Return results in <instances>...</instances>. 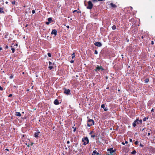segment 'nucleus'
Masks as SVG:
<instances>
[{
    "label": "nucleus",
    "instance_id": "f257e3e1",
    "mask_svg": "<svg viewBox=\"0 0 155 155\" xmlns=\"http://www.w3.org/2000/svg\"><path fill=\"white\" fill-rule=\"evenodd\" d=\"M94 120L92 119H89L87 121V126L90 127L94 124Z\"/></svg>",
    "mask_w": 155,
    "mask_h": 155
},
{
    "label": "nucleus",
    "instance_id": "f03ea898",
    "mask_svg": "<svg viewBox=\"0 0 155 155\" xmlns=\"http://www.w3.org/2000/svg\"><path fill=\"white\" fill-rule=\"evenodd\" d=\"M104 69L101 66L97 65L96 68L94 70L95 71H103Z\"/></svg>",
    "mask_w": 155,
    "mask_h": 155
},
{
    "label": "nucleus",
    "instance_id": "7ed1b4c3",
    "mask_svg": "<svg viewBox=\"0 0 155 155\" xmlns=\"http://www.w3.org/2000/svg\"><path fill=\"white\" fill-rule=\"evenodd\" d=\"M82 142H84L83 144L86 145L89 143V140L87 137L83 138L82 140Z\"/></svg>",
    "mask_w": 155,
    "mask_h": 155
},
{
    "label": "nucleus",
    "instance_id": "20e7f679",
    "mask_svg": "<svg viewBox=\"0 0 155 155\" xmlns=\"http://www.w3.org/2000/svg\"><path fill=\"white\" fill-rule=\"evenodd\" d=\"M93 6V4L91 1H89L88 2V6L87 8L88 9H91L92 8Z\"/></svg>",
    "mask_w": 155,
    "mask_h": 155
},
{
    "label": "nucleus",
    "instance_id": "39448f33",
    "mask_svg": "<svg viewBox=\"0 0 155 155\" xmlns=\"http://www.w3.org/2000/svg\"><path fill=\"white\" fill-rule=\"evenodd\" d=\"M107 151L109 152L111 155H113L115 151L113 150V148H111L107 150Z\"/></svg>",
    "mask_w": 155,
    "mask_h": 155
},
{
    "label": "nucleus",
    "instance_id": "423d86ee",
    "mask_svg": "<svg viewBox=\"0 0 155 155\" xmlns=\"http://www.w3.org/2000/svg\"><path fill=\"white\" fill-rule=\"evenodd\" d=\"M61 103V101H59L58 99H55L54 102V104L58 105Z\"/></svg>",
    "mask_w": 155,
    "mask_h": 155
},
{
    "label": "nucleus",
    "instance_id": "0eeeda50",
    "mask_svg": "<svg viewBox=\"0 0 155 155\" xmlns=\"http://www.w3.org/2000/svg\"><path fill=\"white\" fill-rule=\"evenodd\" d=\"M94 44L95 46L98 47H101L102 46V44L101 43L99 42H95Z\"/></svg>",
    "mask_w": 155,
    "mask_h": 155
},
{
    "label": "nucleus",
    "instance_id": "6e6552de",
    "mask_svg": "<svg viewBox=\"0 0 155 155\" xmlns=\"http://www.w3.org/2000/svg\"><path fill=\"white\" fill-rule=\"evenodd\" d=\"M57 31L56 29H53L52 30L51 32V34H54L55 36L57 35Z\"/></svg>",
    "mask_w": 155,
    "mask_h": 155
},
{
    "label": "nucleus",
    "instance_id": "1a4fd4ad",
    "mask_svg": "<svg viewBox=\"0 0 155 155\" xmlns=\"http://www.w3.org/2000/svg\"><path fill=\"white\" fill-rule=\"evenodd\" d=\"M92 155H99V153L97 152L96 150L93 151Z\"/></svg>",
    "mask_w": 155,
    "mask_h": 155
},
{
    "label": "nucleus",
    "instance_id": "9d476101",
    "mask_svg": "<svg viewBox=\"0 0 155 155\" xmlns=\"http://www.w3.org/2000/svg\"><path fill=\"white\" fill-rule=\"evenodd\" d=\"M40 133V132H35L34 134V137L35 138H37L38 137H39V134Z\"/></svg>",
    "mask_w": 155,
    "mask_h": 155
},
{
    "label": "nucleus",
    "instance_id": "9b49d317",
    "mask_svg": "<svg viewBox=\"0 0 155 155\" xmlns=\"http://www.w3.org/2000/svg\"><path fill=\"white\" fill-rule=\"evenodd\" d=\"M64 93L66 94H68L70 93V90L69 89H66L64 91Z\"/></svg>",
    "mask_w": 155,
    "mask_h": 155
},
{
    "label": "nucleus",
    "instance_id": "f8f14e48",
    "mask_svg": "<svg viewBox=\"0 0 155 155\" xmlns=\"http://www.w3.org/2000/svg\"><path fill=\"white\" fill-rule=\"evenodd\" d=\"M138 119H137L136 120H135L134 121V122L133 123L132 125H133V126L134 127H135L136 126V123L137 122V121H138Z\"/></svg>",
    "mask_w": 155,
    "mask_h": 155
},
{
    "label": "nucleus",
    "instance_id": "ddd939ff",
    "mask_svg": "<svg viewBox=\"0 0 155 155\" xmlns=\"http://www.w3.org/2000/svg\"><path fill=\"white\" fill-rule=\"evenodd\" d=\"M110 5L113 8H115L117 7L116 5L115 4H114L112 3H110Z\"/></svg>",
    "mask_w": 155,
    "mask_h": 155
},
{
    "label": "nucleus",
    "instance_id": "4468645a",
    "mask_svg": "<svg viewBox=\"0 0 155 155\" xmlns=\"http://www.w3.org/2000/svg\"><path fill=\"white\" fill-rule=\"evenodd\" d=\"M15 115L17 116L21 117V114L19 112H16V113Z\"/></svg>",
    "mask_w": 155,
    "mask_h": 155
},
{
    "label": "nucleus",
    "instance_id": "2eb2a0df",
    "mask_svg": "<svg viewBox=\"0 0 155 155\" xmlns=\"http://www.w3.org/2000/svg\"><path fill=\"white\" fill-rule=\"evenodd\" d=\"M52 19L51 18H48V22H49L50 23L52 21Z\"/></svg>",
    "mask_w": 155,
    "mask_h": 155
},
{
    "label": "nucleus",
    "instance_id": "dca6fc26",
    "mask_svg": "<svg viewBox=\"0 0 155 155\" xmlns=\"http://www.w3.org/2000/svg\"><path fill=\"white\" fill-rule=\"evenodd\" d=\"M112 28L113 30H115L116 29V26L115 25H114L112 26Z\"/></svg>",
    "mask_w": 155,
    "mask_h": 155
},
{
    "label": "nucleus",
    "instance_id": "f3484780",
    "mask_svg": "<svg viewBox=\"0 0 155 155\" xmlns=\"http://www.w3.org/2000/svg\"><path fill=\"white\" fill-rule=\"evenodd\" d=\"M4 12L3 11V9H2V8H0V12L1 13H3Z\"/></svg>",
    "mask_w": 155,
    "mask_h": 155
},
{
    "label": "nucleus",
    "instance_id": "a211bd4d",
    "mask_svg": "<svg viewBox=\"0 0 155 155\" xmlns=\"http://www.w3.org/2000/svg\"><path fill=\"white\" fill-rule=\"evenodd\" d=\"M148 119V117H144L143 119V121H145L147 119Z\"/></svg>",
    "mask_w": 155,
    "mask_h": 155
},
{
    "label": "nucleus",
    "instance_id": "6ab92c4d",
    "mask_svg": "<svg viewBox=\"0 0 155 155\" xmlns=\"http://www.w3.org/2000/svg\"><path fill=\"white\" fill-rule=\"evenodd\" d=\"M72 58H73L74 57H75V55L74 53H73V54H72Z\"/></svg>",
    "mask_w": 155,
    "mask_h": 155
},
{
    "label": "nucleus",
    "instance_id": "aec40b11",
    "mask_svg": "<svg viewBox=\"0 0 155 155\" xmlns=\"http://www.w3.org/2000/svg\"><path fill=\"white\" fill-rule=\"evenodd\" d=\"M105 105L104 104H102L101 105V107L103 108V109H104V108H105Z\"/></svg>",
    "mask_w": 155,
    "mask_h": 155
},
{
    "label": "nucleus",
    "instance_id": "412c9836",
    "mask_svg": "<svg viewBox=\"0 0 155 155\" xmlns=\"http://www.w3.org/2000/svg\"><path fill=\"white\" fill-rule=\"evenodd\" d=\"M91 137L92 138H94L95 137V134H91Z\"/></svg>",
    "mask_w": 155,
    "mask_h": 155
},
{
    "label": "nucleus",
    "instance_id": "4be33fe9",
    "mask_svg": "<svg viewBox=\"0 0 155 155\" xmlns=\"http://www.w3.org/2000/svg\"><path fill=\"white\" fill-rule=\"evenodd\" d=\"M136 153V151L135 150H134L133 151H132L131 152V153L132 154H134Z\"/></svg>",
    "mask_w": 155,
    "mask_h": 155
},
{
    "label": "nucleus",
    "instance_id": "5701e85b",
    "mask_svg": "<svg viewBox=\"0 0 155 155\" xmlns=\"http://www.w3.org/2000/svg\"><path fill=\"white\" fill-rule=\"evenodd\" d=\"M148 81H149V80L148 79H147L145 80V82L146 83H147L148 82Z\"/></svg>",
    "mask_w": 155,
    "mask_h": 155
},
{
    "label": "nucleus",
    "instance_id": "b1692460",
    "mask_svg": "<svg viewBox=\"0 0 155 155\" xmlns=\"http://www.w3.org/2000/svg\"><path fill=\"white\" fill-rule=\"evenodd\" d=\"M48 57H51V54L50 53H48Z\"/></svg>",
    "mask_w": 155,
    "mask_h": 155
},
{
    "label": "nucleus",
    "instance_id": "393cba45",
    "mask_svg": "<svg viewBox=\"0 0 155 155\" xmlns=\"http://www.w3.org/2000/svg\"><path fill=\"white\" fill-rule=\"evenodd\" d=\"M138 143H139V142H138V141L137 140V141H136L135 142V143H135V145H137V144H138Z\"/></svg>",
    "mask_w": 155,
    "mask_h": 155
},
{
    "label": "nucleus",
    "instance_id": "a878e982",
    "mask_svg": "<svg viewBox=\"0 0 155 155\" xmlns=\"http://www.w3.org/2000/svg\"><path fill=\"white\" fill-rule=\"evenodd\" d=\"M12 53H14L15 51V49L14 48H12Z\"/></svg>",
    "mask_w": 155,
    "mask_h": 155
},
{
    "label": "nucleus",
    "instance_id": "bb28decb",
    "mask_svg": "<svg viewBox=\"0 0 155 155\" xmlns=\"http://www.w3.org/2000/svg\"><path fill=\"white\" fill-rule=\"evenodd\" d=\"M49 68L50 70H51L53 68V67L52 66H49L48 67Z\"/></svg>",
    "mask_w": 155,
    "mask_h": 155
},
{
    "label": "nucleus",
    "instance_id": "cd10ccee",
    "mask_svg": "<svg viewBox=\"0 0 155 155\" xmlns=\"http://www.w3.org/2000/svg\"><path fill=\"white\" fill-rule=\"evenodd\" d=\"M94 133V131L92 130V131H91V132L89 133V134L90 135H91V134H92Z\"/></svg>",
    "mask_w": 155,
    "mask_h": 155
},
{
    "label": "nucleus",
    "instance_id": "c85d7f7f",
    "mask_svg": "<svg viewBox=\"0 0 155 155\" xmlns=\"http://www.w3.org/2000/svg\"><path fill=\"white\" fill-rule=\"evenodd\" d=\"M139 123L142 124V120H139Z\"/></svg>",
    "mask_w": 155,
    "mask_h": 155
},
{
    "label": "nucleus",
    "instance_id": "c756f323",
    "mask_svg": "<svg viewBox=\"0 0 155 155\" xmlns=\"http://www.w3.org/2000/svg\"><path fill=\"white\" fill-rule=\"evenodd\" d=\"M94 54H98L97 51V50L95 51Z\"/></svg>",
    "mask_w": 155,
    "mask_h": 155
},
{
    "label": "nucleus",
    "instance_id": "7c9ffc66",
    "mask_svg": "<svg viewBox=\"0 0 155 155\" xmlns=\"http://www.w3.org/2000/svg\"><path fill=\"white\" fill-rule=\"evenodd\" d=\"M50 23L49 22L47 21L46 22V24L47 25H48L50 24Z\"/></svg>",
    "mask_w": 155,
    "mask_h": 155
},
{
    "label": "nucleus",
    "instance_id": "2f4dec72",
    "mask_svg": "<svg viewBox=\"0 0 155 155\" xmlns=\"http://www.w3.org/2000/svg\"><path fill=\"white\" fill-rule=\"evenodd\" d=\"M32 12L33 14H34L35 13V10H32Z\"/></svg>",
    "mask_w": 155,
    "mask_h": 155
},
{
    "label": "nucleus",
    "instance_id": "473e14b6",
    "mask_svg": "<svg viewBox=\"0 0 155 155\" xmlns=\"http://www.w3.org/2000/svg\"><path fill=\"white\" fill-rule=\"evenodd\" d=\"M147 104L148 106H150L151 105V104L150 102H149Z\"/></svg>",
    "mask_w": 155,
    "mask_h": 155
},
{
    "label": "nucleus",
    "instance_id": "72a5a7b5",
    "mask_svg": "<svg viewBox=\"0 0 155 155\" xmlns=\"http://www.w3.org/2000/svg\"><path fill=\"white\" fill-rule=\"evenodd\" d=\"M104 110L105 111H107L108 110V109L107 108H104Z\"/></svg>",
    "mask_w": 155,
    "mask_h": 155
},
{
    "label": "nucleus",
    "instance_id": "f704fd0d",
    "mask_svg": "<svg viewBox=\"0 0 155 155\" xmlns=\"http://www.w3.org/2000/svg\"><path fill=\"white\" fill-rule=\"evenodd\" d=\"M3 90L2 88L0 86V91H2Z\"/></svg>",
    "mask_w": 155,
    "mask_h": 155
},
{
    "label": "nucleus",
    "instance_id": "c9c22d12",
    "mask_svg": "<svg viewBox=\"0 0 155 155\" xmlns=\"http://www.w3.org/2000/svg\"><path fill=\"white\" fill-rule=\"evenodd\" d=\"M12 94H10L9 95L8 97H12Z\"/></svg>",
    "mask_w": 155,
    "mask_h": 155
},
{
    "label": "nucleus",
    "instance_id": "e433bc0d",
    "mask_svg": "<svg viewBox=\"0 0 155 155\" xmlns=\"http://www.w3.org/2000/svg\"><path fill=\"white\" fill-rule=\"evenodd\" d=\"M13 78V76L12 75H11L10 77V79H12Z\"/></svg>",
    "mask_w": 155,
    "mask_h": 155
},
{
    "label": "nucleus",
    "instance_id": "4c0bfd02",
    "mask_svg": "<svg viewBox=\"0 0 155 155\" xmlns=\"http://www.w3.org/2000/svg\"><path fill=\"white\" fill-rule=\"evenodd\" d=\"M136 124H139V120H138V121H137V122H136Z\"/></svg>",
    "mask_w": 155,
    "mask_h": 155
},
{
    "label": "nucleus",
    "instance_id": "58836bf2",
    "mask_svg": "<svg viewBox=\"0 0 155 155\" xmlns=\"http://www.w3.org/2000/svg\"><path fill=\"white\" fill-rule=\"evenodd\" d=\"M8 46H6L5 47V49H8Z\"/></svg>",
    "mask_w": 155,
    "mask_h": 155
},
{
    "label": "nucleus",
    "instance_id": "ea45409f",
    "mask_svg": "<svg viewBox=\"0 0 155 155\" xmlns=\"http://www.w3.org/2000/svg\"><path fill=\"white\" fill-rule=\"evenodd\" d=\"M151 44L152 45H153L154 44V42H153V41H151Z\"/></svg>",
    "mask_w": 155,
    "mask_h": 155
},
{
    "label": "nucleus",
    "instance_id": "a19ab883",
    "mask_svg": "<svg viewBox=\"0 0 155 155\" xmlns=\"http://www.w3.org/2000/svg\"><path fill=\"white\" fill-rule=\"evenodd\" d=\"M71 63H73L74 62V61L73 60H71L70 61Z\"/></svg>",
    "mask_w": 155,
    "mask_h": 155
},
{
    "label": "nucleus",
    "instance_id": "79ce46f5",
    "mask_svg": "<svg viewBox=\"0 0 155 155\" xmlns=\"http://www.w3.org/2000/svg\"><path fill=\"white\" fill-rule=\"evenodd\" d=\"M130 141L131 142H132V140L131 139H130Z\"/></svg>",
    "mask_w": 155,
    "mask_h": 155
},
{
    "label": "nucleus",
    "instance_id": "37998d69",
    "mask_svg": "<svg viewBox=\"0 0 155 155\" xmlns=\"http://www.w3.org/2000/svg\"><path fill=\"white\" fill-rule=\"evenodd\" d=\"M33 144H34V143H32V142L31 143V144H30V145L32 146L33 145Z\"/></svg>",
    "mask_w": 155,
    "mask_h": 155
},
{
    "label": "nucleus",
    "instance_id": "c03bdc74",
    "mask_svg": "<svg viewBox=\"0 0 155 155\" xmlns=\"http://www.w3.org/2000/svg\"><path fill=\"white\" fill-rule=\"evenodd\" d=\"M49 64L50 65H51V64H52V63H51V62H50V61H49Z\"/></svg>",
    "mask_w": 155,
    "mask_h": 155
},
{
    "label": "nucleus",
    "instance_id": "a18cd8bd",
    "mask_svg": "<svg viewBox=\"0 0 155 155\" xmlns=\"http://www.w3.org/2000/svg\"><path fill=\"white\" fill-rule=\"evenodd\" d=\"M76 128H74V130H73V131H74V132H75V131H76Z\"/></svg>",
    "mask_w": 155,
    "mask_h": 155
},
{
    "label": "nucleus",
    "instance_id": "49530a36",
    "mask_svg": "<svg viewBox=\"0 0 155 155\" xmlns=\"http://www.w3.org/2000/svg\"><path fill=\"white\" fill-rule=\"evenodd\" d=\"M67 143L68 144L70 143V141H67Z\"/></svg>",
    "mask_w": 155,
    "mask_h": 155
},
{
    "label": "nucleus",
    "instance_id": "de8ad7c7",
    "mask_svg": "<svg viewBox=\"0 0 155 155\" xmlns=\"http://www.w3.org/2000/svg\"><path fill=\"white\" fill-rule=\"evenodd\" d=\"M121 144L123 145H124L125 144V143H124V142H122L121 143Z\"/></svg>",
    "mask_w": 155,
    "mask_h": 155
},
{
    "label": "nucleus",
    "instance_id": "09e8293b",
    "mask_svg": "<svg viewBox=\"0 0 155 155\" xmlns=\"http://www.w3.org/2000/svg\"><path fill=\"white\" fill-rule=\"evenodd\" d=\"M77 12V10H74V11L73 12V13H74V12Z\"/></svg>",
    "mask_w": 155,
    "mask_h": 155
},
{
    "label": "nucleus",
    "instance_id": "8fccbe9b",
    "mask_svg": "<svg viewBox=\"0 0 155 155\" xmlns=\"http://www.w3.org/2000/svg\"><path fill=\"white\" fill-rule=\"evenodd\" d=\"M66 27H67V28H69V26H68V25H67V26H66Z\"/></svg>",
    "mask_w": 155,
    "mask_h": 155
},
{
    "label": "nucleus",
    "instance_id": "3c124183",
    "mask_svg": "<svg viewBox=\"0 0 155 155\" xmlns=\"http://www.w3.org/2000/svg\"><path fill=\"white\" fill-rule=\"evenodd\" d=\"M148 136H149L150 135V133H148V134H147Z\"/></svg>",
    "mask_w": 155,
    "mask_h": 155
},
{
    "label": "nucleus",
    "instance_id": "603ef678",
    "mask_svg": "<svg viewBox=\"0 0 155 155\" xmlns=\"http://www.w3.org/2000/svg\"><path fill=\"white\" fill-rule=\"evenodd\" d=\"M12 4H15V1L13 2H12Z\"/></svg>",
    "mask_w": 155,
    "mask_h": 155
},
{
    "label": "nucleus",
    "instance_id": "864d4df0",
    "mask_svg": "<svg viewBox=\"0 0 155 155\" xmlns=\"http://www.w3.org/2000/svg\"><path fill=\"white\" fill-rule=\"evenodd\" d=\"M5 150H7V151H9V150H8V149H7V148L6 149H5Z\"/></svg>",
    "mask_w": 155,
    "mask_h": 155
},
{
    "label": "nucleus",
    "instance_id": "5fc2aeb1",
    "mask_svg": "<svg viewBox=\"0 0 155 155\" xmlns=\"http://www.w3.org/2000/svg\"><path fill=\"white\" fill-rule=\"evenodd\" d=\"M151 112H153V109H152L151 110Z\"/></svg>",
    "mask_w": 155,
    "mask_h": 155
},
{
    "label": "nucleus",
    "instance_id": "6e6d98bb",
    "mask_svg": "<svg viewBox=\"0 0 155 155\" xmlns=\"http://www.w3.org/2000/svg\"><path fill=\"white\" fill-rule=\"evenodd\" d=\"M2 48L1 47L0 48V51L2 50Z\"/></svg>",
    "mask_w": 155,
    "mask_h": 155
},
{
    "label": "nucleus",
    "instance_id": "4d7b16f0",
    "mask_svg": "<svg viewBox=\"0 0 155 155\" xmlns=\"http://www.w3.org/2000/svg\"><path fill=\"white\" fill-rule=\"evenodd\" d=\"M128 143V142L127 141H126L125 142V143Z\"/></svg>",
    "mask_w": 155,
    "mask_h": 155
},
{
    "label": "nucleus",
    "instance_id": "13d9d810",
    "mask_svg": "<svg viewBox=\"0 0 155 155\" xmlns=\"http://www.w3.org/2000/svg\"><path fill=\"white\" fill-rule=\"evenodd\" d=\"M28 26V24H27V25H25V27H27V26Z\"/></svg>",
    "mask_w": 155,
    "mask_h": 155
},
{
    "label": "nucleus",
    "instance_id": "bf43d9fd",
    "mask_svg": "<svg viewBox=\"0 0 155 155\" xmlns=\"http://www.w3.org/2000/svg\"><path fill=\"white\" fill-rule=\"evenodd\" d=\"M65 149H66V150H67L68 149V148H67V147H66V148H65Z\"/></svg>",
    "mask_w": 155,
    "mask_h": 155
},
{
    "label": "nucleus",
    "instance_id": "052dcab7",
    "mask_svg": "<svg viewBox=\"0 0 155 155\" xmlns=\"http://www.w3.org/2000/svg\"><path fill=\"white\" fill-rule=\"evenodd\" d=\"M140 146H142V144H140Z\"/></svg>",
    "mask_w": 155,
    "mask_h": 155
},
{
    "label": "nucleus",
    "instance_id": "680f3d73",
    "mask_svg": "<svg viewBox=\"0 0 155 155\" xmlns=\"http://www.w3.org/2000/svg\"><path fill=\"white\" fill-rule=\"evenodd\" d=\"M5 3H6V4H7V3H8V2H5Z\"/></svg>",
    "mask_w": 155,
    "mask_h": 155
},
{
    "label": "nucleus",
    "instance_id": "e2e57ef3",
    "mask_svg": "<svg viewBox=\"0 0 155 155\" xmlns=\"http://www.w3.org/2000/svg\"><path fill=\"white\" fill-rule=\"evenodd\" d=\"M106 101H109V100H106Z\"/></svg>",
    "mask_w": 155,
    "mask_h": 155
},
{
    "label": "nucleus",
    "instance_id": "0e129e2a",
    "mask_svg": "<svg viewBox=\"0 0 155 155\" xmlns=\"http://www.w3.org/2000/svg\"><path fill=\"white\" fill-rule=\"evenodd\" d=\"M141 38H143V36H142Z\"/></svg>",
    "mask_w": 155,
    "mask_h": 155
},
{
    "label": "nucleus",
    "instance_id": "69168bd1",
    "mask_svg": "<svg viewBox=\"0 0 155 155\" xmlns=\"http://www.w3.org/2000/svg\"><path fill=\"white\" fill-rule=\"evenodd\" d=\"M70 146H68V148H70Z\"/></svg>",
    "mask_w": 155,
    "mask_h": 155
},
{
    "label": "nucleus",
    "instance_id": "338daca9",
    "mask_svg": "<svg viewBox=\"0 0 155 155\" xmlns=\"http://www.w3.org/2000/svg\"><path fill=\"white\" fill-rule=\"evenodd\" d=\"M143 130H144V129H143V130H142V131Z\"/></svg>",
    "mask_w": 155,
    "mask_h": 155
},
{
    "label": "nucleus",
    "instance_id": "774afa93",
    "mask_svg": "<svg viewBox=\"0 0 155 155\" xmlns=\"http://www.w3.org/2000/svg\"><path fill=\"white\" fill-rule=\"evenodd\" d=\"M130 146V145L129 144L128 145V146Z\"/></svg>",
    "mask_w": 155,
    "mask_h": 155
}]
</instances>
